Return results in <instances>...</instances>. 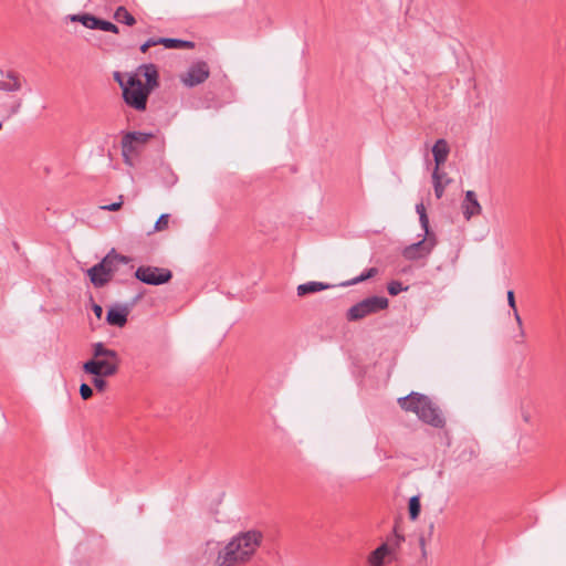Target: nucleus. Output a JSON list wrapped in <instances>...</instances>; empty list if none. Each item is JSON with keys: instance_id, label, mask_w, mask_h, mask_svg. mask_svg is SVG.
<instances>
[{"instance_id": "412c9836", "label": "nucleus", "mask_w": 566, "mask_h": 566, "mask_svg": "<svg viewBox=\"0 0 566 566\" xmlns=\"http://www.w3.org/2000/svg\"><path fill=\"white\" fill-rule=\"evenodd\" d=\"M328 286H329L328 284L322 283V282H315V281L306 282V283L300 284L297 286V295L305 296L307 294H313L316 292L324 291V290L328 289Z\"/></svg>"}, {"instance_id": "72a5a7b5", "label": "nucleus", "mask_w": 566, "mask_h": 566, "mask_svg": "<svg viewBox=\"0 0 566 566\" xmlns=\"http://www.w3.org/2000/svg\"><path fill=\"white\" fill-rule=\"evenodd\" d=\"M158 44H160V42H158V39H149L140 46V51L143 53H146L150 46H155Z\"/></svg>"}, {"instance_id": "7ed1b4c3", "label": "nucleus", "mask_w": 566, "mask_h": 566, "mask_svg": "<svg viewBox=\"0 0 566 566\" xmlns=\"http://www.w3.org/2000/svg\"><path fill=\"white\" fill-rule=\"evenodd\" d=\"M93 358L83 364V370L93 376H113L119 367L118 354L98 342L92 346Z\"/></svg>"}, {"instance_id": "ea45409f", "label": "nucleus", "mask_w": 566, "mask_h": 566, "mask_svg": "<svg viewBox=\"0 0 566 566\" xmlns=\"http://www.w3.org/2000/svg\"><path fill=\"white\" fill-rule=\"evenodd\" d=\"M420 547L421 548H426V542H424V538H420Z\"/></svg>"}, {"instance_id": "1a4fd4ad", "label": "nucleus", "mask_w": 566, "mask_h": 566, "mask_svg": "<svg viewBox=\"0 0 566 566\" xmlns=\"http://www.w3.org/2000/svg\"><path fill=\"white\" fill-rule=\"evenodd\" d=\"M153 134L143 132H129L122 138V148H125V153H137L138 148L145 145Z\"/></svg>"}, {"instance_id": "a878e982", "label": "nucleus", "mask_w": 566, "mask_h": 566, "mask_svg": "<svg viewBox=\"0 0 566 566\" xmlns=\"http://www.w3.org/2000/svg\"><path fill=\"white\" fill-rule=\"evenodd\" d=\"M416 211L419 214V222L423 231H431L429 226V218L426 212V208L422 202L416 206Z\"/></svg>"}, {"instance_id": "9d476101", "label": "nucleus", "mask_w": 566, "mask_h": 566, "mask_svg": "<svg viewBox=\"0 0 566 566\" xmlns=\"http://www.w3.org/2000/svg\"><path fill=\"white\" fill-rule=\"evenodd\" d=\"M109 260L111 258H104L99 263L87 270V275L96 287L104 286L111 280L109 274L105 271V266L109 263Z\"/></svg>"}, {"instance_id": "0eeeda50", "label": "nucleus", "mask_w": 566, "mask_h": 566, "mask_svg": "<svg viewBox=\"0 0 566 566\" xmlns=\"http://www.w3.org/2000/svg\"><path fill=\"white\" fill-rule=\"evenodd\" d=\"M135 277L148 285H160L167 283L172 277V273L168 269L157 266H139L135 271Z\"/></svg>"}, {"instance_id": "4c0bfd02", "label": "nucleus", "mask_w": 566, "mask_h": 566, "mask_svg": "<svg viewBox=\"0 0 566 566\" xmlns=\"http://www.w3.org/2000/svg\"><path fill=\"white\" fill-rule=\"evenodd\" d=\"M93 312L97 318H101L103 315V307L98 304H93Z\"/></svg>"}, {"instance_id": "f3484780", "label": "nucleus", "mask_w": 566, "mask_h": 566, "mask_svg": "<svg viewBox=\"0 0 566 566\" xmlns=\"http://www.w3.org/2000/svg\"><path fill=\"white\" fill-rule=\"evenodd\" d=\"M432 181H433V189L434 195L438 199H440L443 196L446 187L451 182V179L448 177V175L444 171H441L438 168H434L432 172Z\"/></svg>"}, {"instance_id": "a211bd4d", "label": "nucleus", "mask_w": 566, "mask_h": 566, "mask_svg": "<svg viewBox=\"0 0 566 566\" xmlns=\"http://www.w3.org/2000/svg\"><path fill=\"white\" fill-rule=\"evenodd\" d=\"M449 145L444 139H438L432 147V154L436 163V168L439 169L443 165L449 155Z\"/></svg>"}, {"instance_id": "9b49d317", "label": "nucleus", "mask_w": 566, "mask_h": 566, "mask_svg": "<svg viewBox=\"0 0 566 566\" xmlns=\"http://www.w3.org/2000/svg\"><path fill=\"white\" fill-rule=\"evenodd\" d=\"M22 108V99L13 95H7L0 98V113L6 118L17 115Z\"/></svg>"}, {"instance_id": "4be33fe9", "label": "nucleus", "mask_w": 566, "mask_h": 566, "mask_svg": "<svg viewBox=\"0 0 566 566\" xmlns=\"http://www.w3.org/2000/svg\"><path fill=\"white\" fill-rule=\"evenodd\" d=\"M158 42L167 49L193 48V43L180 39L159 38Z\"/></svg>"}, {"instance_id": "4468645a", "label": "nucleus", "mask_w": 566, "mask_h": 566, "mask_svg": "<svg viewBox=\"0 0 566 566\" xmlns=\"http://www.w3.org/2000/svg\"><path fill=\"white\" fill-rule=\"evenodd\" d=\"M138 74V77L143 76L146 80L144 86L151 92L157 85L158 72L157 67L154 64H144L139 66L138 71L135 73Z\"/></svg>"}, {"instance_id": "2f4dec72", "label": "nucleus", "mask_w": 566, "mask_h": 566, "mask_svg": "<svg viewBox=\"0 0 566 566\" xmlns=\"http://www.w3.org/2000/svg\"><path fill=\"white\" fill-rule=\"evenodd\" d=\"M105 376H95L93 378V385L98 391H103L106 388V381L104 379Z\"/></svg>"}, {"instance_id": "f704fd0d", "label": "nucleus", "mask_w": 566, "mask_h": 566, "mask_svg": "<svg viewBox=\"0 0 566 566\" xmlns=\"http://www.w3.org/2000/svg\"><path fill=\"white\" fill-rule=\"evenodd\" d=\"M507 303H509V306L515 311L517 310L516 308V303H515V296H514V292L513 291H509L507 292Z\"/></svg>"}, {"instance_id": "a19ab883", "label": "nucleus", "mask_w": 566, "mask_h": 566, "mask_svg": "<svg viewBox=\"0 0 566 566\" xmlns=\"http://www.w3.org/2000/svg\"><path fill=\"white\" fill-rule=\"evenodd\" d=\"M421 552H422V557H426V556H427V551H426V548H421Z\"/></svg>"}, {"instance_id": "f8f14e48", "label": "nucleus", "mask_w": 566, "mask_h": 566, "mask_svg": "<svg viewBox=\"0 0 566 566\" xmlns=\"http://www.w3.org/2000/svg\"><path fill=\"white\" fill-rule=\"evenodd\" d=\"M463 216L467 220L481 213V205L478 201L476 195L472 190L465 192V197L462 203Z\"/></svg>"}, {"instance_id": "cd10ccee", "label": "nucleus", "mask_w": 566, "mask_h": 566, "mask_svg": "<svg viewBox=\"0 0 566 566\" xmlns=\"http://www.w3.org/2000/svg\"><path fill=\"white\" fill-rule=\"evenodd\" d=\"M378 270L376 268H370L366 272L361 273L359 276L355 277L350 284H356L363 282L367 279H370L377 274Z\"/></svg>"}, {"instance_id": "39448f33", "label": "nucleus", "mask_w": 566, "mask_h": 566, "mask_svg": "<svg viewBox=\"0 0 566 566\" xmlns=\"http://www.w3.org/2000/svg\"><path fill=\"white\" fill-rule=\"evenodd\" d=\"M388 298L385 296H370L353 305L346 314L349 322H356L368 315L378 313L388 307Z\"/></svg>"}, {"instance_id": "f257e3e1", "label": "nucleus", "mask_w": 566, "mask_h": 566, "mask_svg": "<svg viewBox=\"0 0 566 566\" xmlns=\"http://www.w3.org/2000/svg\"><path fill=\"white\" fill-rule=\"evenodd\" d=\"M261 544V534L248 531L235 535L226 546L208 541L202 551V559L209 566H239L248 562Z\"/></svg>"}, {"instance_id": "bb28decb", "label": "nucleus", "mask_w": 566, "mask_h": 566, "mask_svg": "<svg viewBox=\"0 0 566 566\" xmlns=\"http://www.w3.org/2000/svg\"><path fill=\"white\" fill-rule=\"evenodd\" d=\"M170 216L168 213H163L155 223V231H164L168 228Z\"/></svg>"}, {"instance_id": "58836bf2", "label": "nucleus", "mask_w": 566, "mask_h": 566, "mask_svg": "<svg viewBox=\"0 0 566 566\" xmlns=\"http://www.w3.org/2000/svg\"><path fill=\"white\" fill-rule=\"evenodd\" d=\"M114 78H115L118 83H119V81H123V80H122V76H120V74H119L118 72H115V74H114Z\"/></svg>"}, {"instance_id": "b1692460", "label": "nucleus", "mask_w": 566, "mask_h": 566, "mask_svg": "<svg viewBox=\"0 0 566 566\" xmlns=\"http://www.w3.org/2000/svg\"><path fill=\"white\" fill-rule=\"evenodd\" d=\"M105 258H111L109 263H107L105 266V271L107 274H109L111 277L115 271V262H120L124 264L128 263V258L124 255L108 253Z\"/></svg>"}, {"instance_id": "7c9ffc66", "label": "nucleus", "mask_w": 566, "mask_h": 566, "mask_svg": "<svg viewBox=\"0 0 566 566\" xmlns=\"http://www.w3.org/2000/svg\"><path fill=\"white\" fill-rule=\"evenodd\" d=\"M80 395L82 399L87 400L92 397L93 390L87 384H82L80 386Z\"/></svg>"}, {"instance_id": "dca6fc26", "label": "nucleus", "mask_w": 566, "mask_h": 566, "mask_svg": "<svg viewBox=\"0 0 566 566\" xmlns=\"http://www.w3.org/2000/svg\"><path fill=\"white\" fill-rule=\"evenodd\" d=\"M6 78L8 81H0V92L14 93L21 90L22 78L18 73L9 71Z\"/></svg>"}, {"instance_id": "6e6552de", "label": "nucleus", "mask_w": 566, "mask_h": 566, "mask_svg": "<svg viewBox=\"0 0 566 566\" xmlns=\"http://www.w3.org/2000/svg\"><path fill=\"white\" fill-rule=\"evenodd\" d=\"M210 71L206 62L193 63L186 73L180 76V81L187 87H193L203 83L209 77Z\"/></svg>"}, {"instance_id": "5701e85b", "label": "nucleus", "mask_w": 566, "mask_h": 566, "mask_svg": "<svg viewBox=\"0 0 566 566\" xmlns=\"http://www.w3.org/2000/svg\"><path fill=\"white\" fill-rule=\"evenodd\" d=\"M114 19L126 25H134L136 20L135 18L127 11L125 7H118L114 13Z\"/></svg>"}, {"instance_id": "2eb2a0df", "label": "nucleus", "mask_w": 566, "mask_h": 566, "mask_svg": "<svg viewBox=\"0 0 566 566\" xmlns=\"http://www.w3.org/2000/svg\"><path fill=\"white\" fill-rule=\"evenodd\" d=\"M392 554L394 548L384 543L368 555L367 563L369 566H382L386 563V558Z\"/></svg>"}, {"instance_id": "c9c22d12", "label": "nucleus", "mask_w": 566, "mask_h": 566, "mask_svg": "<svg viewBox=\"0 0 566 566\" xmlns=\"http://www.w3.org/2000/svg\"><path fill=\"white\" fill-rule=\"evenodd\" d=\"M136 153H128L126 151L125 153V148H122V155L124 157V161L125 164L132 166L133 165V161H132V157L135 155Z\"/></svg>"}, {"instance_id": "c85d7f7f", "label": "nucleus", "mask_w": 566, "mask_h": 566, "mask_svg": "<svg viewBox=\"0 0 566 566\" xmlns=\"http://www.w3.org/2000/svg\"><path fill=\"white\" fill-rule=\"evenodd\" d=\"M98 30L112 32V33H118V28L114 23L99 19Z\"/></svg>"}, {"instance_id": "e433bc0d", "label": "nucleus", "mask_w": 566, "mask_h": 566, "mask_svg": "<svg viewBox=\"0 0 566 566\" xmlns=\"http://www.w3.org/2000/svg\"><path fill=\"white\" fill-rule=\"evenodd\" d=\"M513 313H514V318H515V321H516V323H517V325H518V327L521 329V336H524V331L522 328V318H521L517 310L513 311Z\"/></svg>"}, {"instance_id": "6ab92c4d", "label": "nucleus", "mask_w": 566, "mask_h": 566, "mask_svg": "<svg viewBox=\"0 0 566 566\" xmlns=\"http://www.w3.org/2000/svg\"><path fill=\"white\" fill-rule=\"evenodd\" d=\"M70 20L73 22H80L87 29L98 30L99 18H96L90 13L72 14L70 15Z\"/></svg>"}, {"instance_id": "393cba45", "label": "nucleus", "mask_w": 566, "mask_h": 566, "mask_svg": "<svg viewBox=\"0 0 566 566\" xmlns=\"http://www.w3.org/2000/svg\"><path fill=\"white\" fill-rule=\"evenodd\" d=\"M421 510L419 495L411 496L409 500V517L411 521H416L419 517Z\"/></svg>"}, {"instance_id": "20e7f679", "label": "nucleus", "mask_w": 566, "mask_h": 566, "mask_svg": "<svg viewBox=\"0 0 566 566\" xmlns=\"http://www.w3.org/2000/svg\"><path fill=\"white\" fill-rule=\"evenodd\" d=\"M126 104L137 111H144L150 92L144 86L138 74H129L126 82L119 81Z\"/></svg>"}, {"instance_id": "c756f323", "label": "nucleus", "mask_w": 566, "mask_h": 566, "mask_svg": "<svg viewBox=\"0 0 566 566\" xmlns=\"http://www.w3.org/2000/svg\"><path fill=\"white\" fill-rule=\"evenodd\" d=\"M388 292L390 295H398L400 292L407 290L399 281H392L388 284Z\"/></svg>"}, {"instance_id": "423d86ee", "label": "nucleus", "mask_w": 566, "mask_h": 566, "mask_svg": "<svg viewBox=\"0 0 566 566\" xmlns=\"http://www.w3.org/2000/svg\"><path fill=\"white\" fill-rule=\"evenodd\" d=\"M437 244L438 239L436 233L432 231H423L422 238L405 247L401 254L407 261H419L427 259Z\"/></svg>"}, {"instance_id": "ddd939ff", "label": "nucleus", "mask_w": 566, "mask_h": 566, "mask_svg": "<svg viewBox=\"0 0 566 566\" xmlns=\"http://www.w3.org/2000/svg\"><path fill=\"white\" fill-rule=\"evenodd\" d=\"M128 313L126 306H113L107 311L106 322L112 326L123 327L127 323Z\"/></svg>"}, {"instance_id": "f03ea898", "label": "nucleus", "mask_w": 566, "mask_h": 566, "mask_svg": "<svg viewBox=\"0 0 566 566\" xmlns=\"http://www.w3.org/2000/svg\"><path fill=\"white\" fill-rule=\"evenodd\" d=\"M398 405L402 410L415 413L419 420L434 428H442L446 423L439 406L423 394L412 391L400 397Z\"/></svg>"}, {"instance_id": "473e14b6", "label": "nucleus", "mask_w": 566, "mask_h": 566, "mask_svg": "<svg viewBox=\"0 0 566 566\" xmlns=\"http://www.w3.org/2000/svg\"><path fill=\"white\" fill-rule=\"evenodd\" d=\"M123 206V196L119 197V201L113 202L111 205L102 206L101 209L107 210V211H117Z\"/></svg>"}, {"instance_id": "aec40b11", "label": "nucleus", "mask_w": 566, "mask_h": 566, "mask_svg": "<svg viewBox=\"0 0 566 566\" xmlns=\"http://www.w3.org/2000/svg\"><path fill=\"white\" fill-rule=\"evenodd\" d=\"M70 20L73 22H80L87 29L98 30L99 18H96L90 13L72 14L70 15Z\"/></svg>"}]
</instances>
